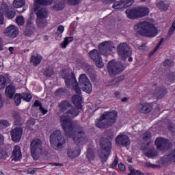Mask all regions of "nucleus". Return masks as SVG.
<instances>
[{"mask_svg": "<svg viewBox=\"0 0 175 175\" xmlns=\"http://www.w3.org/2000/svg\"><path fill=\"white\" fill-rule=\"evenodd\" d=\"M79 114L78 109L72 108L64 113L60 118V124L67 136L72 137L77 144H85L88 142V138L83 128L75 126L72 124L70 118H75Z\"/></svg>", "mask_w": 175, "mask_h": 175, "instance_id": "nucleus-1", "label": "nucleus"}, {"mask_svg": "<svg viewBox=\"0 0 175 175\" xmlns=\"http://www.w3.org/2000/svg\"><path fill=\"white\" fill-rule=\"evenodd\" d=\"M134 29L146 38H155L158 35V28L155 27V25L148 21L137 23L134 26Z\"/></svg>", "mask_w": 175, "mask_h": 175, "instance_id": "nucleus-2", "label": "nucleus"}, {"mask_svg": "<svg viewBox=\"0 0 175 175\" xmlns=\"http://www.w3.org/2000/svg\"><path fill=\"white\" fill-rule=\"evenodd\" d=\"M61 77L64 79L66 87L71 88L75 91L77 94H81V90L79 87V83H77V80L76 79V77L73 73L69 74V72L64 71L61 73Z\"/></svg>", "mask_w": 175, "mask_h": 175, "instance_id": "nucleus-3", "label": "nucleus"}, {"mask_svg": "<svg viewBox=\"0 0 175 175\" xmlns=\"http://www.w3.org/2000/svg\"><path fill=\"white\" fill-rule=\"evenodd\" d=\"M50 142L51 146L55 150H59L64 144H65V138L62 136L61 131L55 130L50 136Z\"/></svg>", "mask_w": 175, "mask_h": 175, "instance_id": "nucleus-4", "label": "nucleus"}, {"mask_svg": "<svg viewBox=\"0 0 175 175\" xmlns=\"http://www.w3.org/2000/svg\"><path fill=\"white\" fill-rule=\"evenodd\" d=\"M31 154L35 161H38L40 155L43 154V146L42 141L39 139H34L31 143Z\"/></svg>", "mask_w": 175, "mask_h": 175, "instance_id": "nucleus-5", "label": "nucleus"}, {"mask_svg": "<svg viewBox=\"0 0 175 175\" xmlns=\"http://www.w3.org/2000/svg\"><path fill=\"white\" fill-rule=\"evenodd\" d=\"M114 49H116V46L111 40L104 41L98 44L99 54L104 57L110 55Z\"/></svg>", "mask_w": 175, "mask_h": 175, "instance_id": "nucleus-6", "label": "nucleus"}, {"mask_svg": "<svg viewBox=\"0 0 175 175\" xmlns=\"http://www.w3.org/2000/svg\"><path fill=\"white\" fill-rule=\"evenodd\" d=\"M107 69L110 76H114L123 72L125 68L121 62L112 60L108 63Z\"/></svg>", "mask_w": 175, "mask_h": 175, "instance_id": "nucleus-7", "label": "nucleus"}, {"mask_svg": "<svg viewBox=\"0 0 175 175\" xmlns=\"http://www.w3.org/2000/svg\"><path fill=\"white\" fill-rule=\"evenodd\" d=\"M79 83L84 92H86V94H91L92 92V85L85 74H81L79 76Z\"/></svg>", "mask_w": 175, "mask_h": 175, "instance_id": "nucleus-8", "label": "nucleus"}, {"mask_svg": "<svg viewBox=\"0 0 175 175\" xmlns=\"http://www.w3.org/2000/svg\"><path fill=\"white\" fill-rule=\"evenodd\" d=\"M3 14L8 18H14L16 17V12L9 10L8 4L6 3H2L0 8V25H3L4 23Z\"/></svg>", "mask_w": 175, "mask_h": 175, "instance_id": "nucleus-9", "label": "nucleus"}, {"mask_svg": "<svg viewBox=\"0 0 175 175\" xmlns=\"http://www.w3.org/2000/svg\"><path fill=\"white\" fill-rule=\"evenodd\" d=\"M117 51L121 59H126V57L131 55V49L126 42L120 44L117 47Z\"/></svg>", "mask_w": 175, "mask_h": 175, "instance_id": "nucleus-10", "label": "nucleus"}, {"mask_svg": "<svg viewBox=\"0 0 175 175\" xmlns=\"http://www.w3.org/2000/svg\"><path fill=\"white\" fill-rule=\"evenodd\" d=\"M167 94V89L163 86H157V84L152 86V95L155 99H162Z\"/></svg>", "mask_w": 175, "mask_h": 175, "instance_id": "nucleus-11", "label": "nucleus"}, {"mask_svg": "<svg viewBox=\"0 0 175 175\" xmlns=\"http://www.w3.org/2000/svg\"><path fill=\"white\" fill-rule=\"evenodd\" d=\"M99 51L97 49H93L89 53L90 58L95 62V64L98 68H103V61L102 60V57L99 55Z\"/></svg>", "mask_w": 175, "mask_h": 175, "instance_id": "nucleus-12", "label": "nucleus"}, {"mask_svg": "<svg viewBox=\"0 0 175 175\" xmlns=\"http://www.w3.org/2000/svg\"><path fill=\"white\" fill-rule=\"evenodd\" d=\"M135 3V0H120L118 1H116L112 8L116 10H122L126 9V8H129V6H132Z\"/></svg>", "mask_w": 175, "mask_h": 175, "instance_id": "nucleus-13", "label": "nucleus"}, {"mask_svg": "<svg viewBox=\"0 0 175 175\" xmlns=\"http://www.w3.org/2000/svg\"><path fill=\"white\" fill-rule=\"evenodd\" d=\"M156 147L158 150L163 151V150H167L170 147L171 142L169 139H166L163 137H158L155 140Z\"/></svg>", "mask_w": 175, "mask_h": 175, "instance_id": "nucleus-14", "label": "nucleus"}, {"mask_svg": "<svg viewBox=\"0 0 175 175\" xmlns=\"http://www.w3.org/2000/svg\"><path fill=\"white\" fill-rule=\"evenodd\" d=\"M100 146L103 150L104 157L107 158L110 154V148H111V143L109 139L104 138L100 140Z\"/></svg>", "mask_w": 175, "mask_h": 175, "instance_id": "nucleus-15", "label": "nucleus"}, {"mask_svg": "<svg viewBox=\"0 0 175 175\" xmlns=\"http://www.w3.org/2000/svg\"><path fill=\"white\" fill-rule=\"evenodd\" d=\"M23 136V129L21 127H16L11 131V137L12 142L18 143L21 140Z\"/></svg>", "mask_w": 175, "mask_h": 175, "instance_id": "nucleus-16", "label": "nucleus"}, {"mask_svg": "<svg viewBox=\"0 0 175 175\" xmlns=\"http://www.w3.org/2000/svg\"><path fill=\"white\" fill-rule=\"evenodd\" d=\"M5 33L10 39H14L18 35V27L15 25H10L6 28Z\"/></svg>", "mask_w": 175, "mask_h": 175, "instance_id": "nucleus-17", "label": "nucleus"}, {"mask_svg": "<svg viewBox=\"0 0 175 175\" xmlns=\"http://www.w3.org/2000/svg\"><path fill=\"white\" fill-rule=\"evenodd\" d=\"M118 116V115L117 113V111H116L105 112L103 113V117L105 118V120H107L109 125H113V124H116Z\"/></svg>", "mask_w": 175, "mask_h": 175, "instance_id": "nucleus-18", "label": "nucleus"}, {"mask_svg": "<svg viewBox=\"0 0 175 175\" xmlns=\"http://www.w3.org/2000/svg\"><path fill=\"white\" fill-rule=\"evenodd\" d=\"M116 144L122 146V147H126L131 144V139L125 135H120L116 137Z\"/></svg>", "mask_w": 175, "mask_h": 175, "instance_id": "nucleus-19", "label": "nucleus"}, {"mask_svg": "<svg viewBox=\"0 0 175 175\" xmlns=\"http://www.w3.org/2000/svg\"><path fill=\"white\" fill-rule=\"evenodd\" d=\"M11 158L12 161H21V159L23 158V153H21V148L19 146L16 145L14 147Z\"/></svg>", "mask_w": 175, "mask_h": 175, "instance_id": "nucleus-20", "label": "nucleus"}, {"mask_svg": "<svg viewBox=\"0 0 175 175\" xmlns=\"http://www.w3.org/2000/svg\"><path fill=\"white\" fill-rule=\"evenodd\" d=\"M35 25L32 23V20L29 19L27 21V27L25 30V35L26 36H32L35 33Z\"/></svg>", "mask_w": 175, "mask_h": 175, "instance_id": "nucleus-21", "label": "nucleus"}, {"mask_svg": "<svg viewBox=\"0 0 175 175\" xmlns=\"http://www.w3.org/2000/svg\"><path fill=\"white\" fill-rule=\"evenodd\" d=\"M137 110L139 113H142L143 114H147L151 111V103H139L137 107Z\"/></svg>", "mask_w": 175, "mask_h": 175, "instance_id": "nucleus-22", "label": "nucleus"}, {"mask_svg": "<svg viewBox=\"0 0 175 175\" xmlns=\"http://www.w3.org/2000/svg\"><path fill=\"white\" fill-rule=\"evenodd\" d=\"M160 162L163 165H166V163H169V162H175V149L168 155L161 157Z\"/></svg>", "mask_w": 175, "mask_h": 175, "instance_id": "nucleus-23", "label": "nucleus"}, {"mask_svg": "<svg viewBox=\"0 0 175 175\" xmlns=\"http://www.w3.org/2000/svg\"><path fill=\"white\" fill-rule=\"evenodd\" d=\"M81 152V150L80 149V146H76L75 148H70L67 151V154L69 158H77L80 155Z\"/></svg>", "mask_w": 175, "mask_h": 175, "instance_id": "nucleus-24", "label": "nucleus"}, {"mask_svg": "<svg viewBox=\"0 0 175 175\" xmlns=\"http://www.w3.org/2000/svg\"><path fill=\"white\" fill-rule=\"evenodd\" d=\"M53 4V0H34V11L36 12L39 7L49 6Z\"/></svg>", "mask_w": 175, "mask_h": 175, "instance_id": "nucleus-25", "label": "nucleus"}, {"mask_svg": "<svg viewBox=\"0 0 175 175\" xmlns=\"http://www.w3.org/2000/svg\"><path fill=\"white\" fill-rule=\"evenodd\" d=\"M72 102L77 109L83 108V98L80 95H74L72 97Z\"/></svg>", "mask_w": 175, "mask_h": 175, "instance_id": "nucleus-26", "label": "nucleus"}, {"mask_svg": "<svg viewBox=\"0 0 175 175\" xmlns=\"http://www.w3.org/2000/svg\"><path fill=\"white\" fill-rule=\"evenodd\" d=\"M34 12L36 14L37 19L40 20L42 18H46L49 16L47 10H46V8H43L42 7H39V8L36 11L34 10Z\"/></svg>", "mask_w": 175, "mask_h": 175, "instance_id": "nucleus-27", "label": "nucleus"}, {"mask_svg": "<svg viewBox=\"0 0 175 175\" xmlns=\"http://www.w3.org/2000/svg\"><path fill=\"white\" fill-rule=\"evenodd\" d=\"M105 117V116H103V114L100 118L96 121V125L98 128H107V126L110 125Z\"/></svg>", "mask_w": 175, "mask_h": 175, "instance_id": "nucleus-28", "label": "nucleus"}, {"mask_svg": "<svg viewBox=\"0 0 175 175\" xmlns=\"http://www.w3.org/2000/svg\"><path fill=\"white\" fill-rule=\"evenodd\" d=\"M42 59H43L42 55H33L31 57L30 63L32 64L33 66H38V65H39L40 62H42Z\"/></svg>", "mask_w": 175, "mask_h": 175, "instance_id": "nucleus-29", "label": "nucleus"}, {"mask_svg": "<svg viewBox=\"0 0 175 175\" xmlns=\"http://www.w3.org/2000/svg\"><path fill=\"white\" fill-rule=\"evenodd\" d=\"M5 96L10 99H12L13 96H14V92H16V87H14L13 85H9L5 88Z\"/></svg>", "mask_w": 175, "mask_h": 175, "instance_id": "nucleus-30", "label": "nucleus"}, {"mask_svg": "<svg viewBox=\"0 0 175 175\" xmlns=\"http://www.w3.org/2000/svg\"><path fill=\"white\" fill-rule=\"evenodd\" d=\"M147 148H148V147H145L143 149V151L144 155H146V157H148V158H152L158 155V152L154 148L148 149V150Z\"/></svg>", "mask_w": 175, "mask_h": 175, "instance_id": "nucleus-31", "label": "nucleus"}, {"mask_svg": "<svg viewBox=\"0 0 175 175\" xmlns=\"http://www.w3.org/2000/svg\"><path fill=\"white\" fill-rule=\"evenodd\" d=\"M148 13H150V11L148 10V8L146 7L137 8V14L138 16V18L144 17L148 15Z\"/></svg>", "mask_w": 175, "mask_h": 175, "instance_id": "nucleus-32", "label": "nucleus"}, {"mask_svg": "<svg viewBox=\"0 0 175 175\" xmlns=\"http://www.w3.org/2000/svg\"><path fill=\"white\" fill-rule=\"evenodd\" d=\"M126 14L129 18H137V8H133L130 10H126Z\"/></svg>", "mask_w": 175, "mask_h": 175, "instance_id": "nucleus-33", "label": "nucleus"}, {"mask_svg": "<svg viewBox=\"0 0 175 175\" xmlns=\"http://www.w3.org/2000/svg\"><path fill=\"white\" fill-rule=\"evenodd\" d=\"M69 107H70V103L68 100H63L59 104V110L60 111H62V113L66 110H68Z\"/></svg>", "mask_w": 175, "mask_h": 175, "instance_id": "nucleus-34", "label": "nucleus"}, {"mask_svg": "<svg viewBox=\"0 0 175 175\" xmlns=\"http://www.w3.org/2000/svg\"><path fill=\"white\" fill-rule=\"evenodd\" d=\"M157 8L163 12H166L169 9V2L167 1H159L157 3Z\"/></svg>", "mask_w": 175, "mask_h": 175, "instance_id": "nucleus-35", "label": "nucleus"}, {"mask_svg": "<svg viewBox=\"0 0 175 175\" xmlns=\"http://www.w3.org/2000/svg\"><path fill=\"white\" fill-rule=\"evenodd\" d=\"M143 139L145 141V143H146V146H150V143H151V133L149 131L146 132L142 135Z\"/></svg>", "mask_w": 175, "mask_h": 175, "instance_id": "nucleus-36", "label": "nucleus"}, {"mask_svg": "<svg viewBox=\"0 0 175 175\" xmlns=\"http://www.w3.org/2000/svg\"><path fill=\"white\" fill-rule=\"evenodd\" d=\"M25 5V1L24 0H14L13 6L16 9H18L19 8H23V6Z\"/></svg>", "mask_w": 175, "mask_h": 175, "instance_id": "nucleus-37", "label": "nucleus"}, {"mask_svg": "<svg viewBox=\"0 0 175 175\" xmlns=\"http://www.w3.org/2000/svg\"><path fill=\"white\" fill-rule=\"evenodd\" d=\"M70 42H73V37H66L64 42L61 44L62 49H66V46H68Z\"/></svg>", "mask_w": 175, "mask_h": 175, "instance_id": "nucleus-38", "label": "nucleus"}, {"mask_svg": "<svg viewBox=\"0 0 175 175\" xmlns=\"http://www.w3.org/2000/svg\"><path fill=\"white\" fill-rule=\"evenodd\" d=\"M7 80L6 77L3 75H0V90H3L6 87Z\"/></svg>", "mask_w": 175, "mask_h": 175, "instance_id": "nucleus-39", "label": "nucleus"}, {"mask_svg": "<svg viewBox=\"0 0 175 175\" xmlns=\"http://www.w3.org/2000/svg\"><path fill=\"white\" fill-rule=\"evenodd\" d=\"M16 23L19 27H22L25 24V19L23 16H19L16 18Z\"/></svg>", "mask_w": 175, "mask_h": 175, "instance_id": "nucleus-40", "label": "nucleus"}, {"mask_svg": "<svg viewBox=\"0 0 175 175\" xmlns=\"http://www.w3.org/2000/svg\"><path fill=\"white\" fill-rule=\"evenodd\" d=\"M65 31V27L62 25H59L57 27V32L55 33V36H57V38H62V33H64V31Z\"/></svg>", "mask_w": 175, "mask_h": 175, "instance_id": "nucleus-41", "label": "nucleus"}, {"mask_svg": "<svg viewBox=\"0 0 175 175\" xmlns=\"http://www.w3.org/2000/svg\"><path fill=\"white\" fill-rule=\"evenodd\" d=\"M35 106H39L40 110L42 112V114H47L48 111L42 107V103L39 100H36L34 103Z\"/></svg>", "mask_w": 175, "mask_h": 175, "instance_id": "nucleus-42", "label": "nucleus"}, {"mask_svg": "<svg viewBox=\"0 0 175 175\" xmlns=\"http://www.w3.org/2000/svg\"><path fill=\"white\" fill-rule=\"evenodd\" d=\"M21 99H23L22 94H15L14 100V103H16V106H18V105H20V103H21Z\"/></svg>", "mask_w": 175, "mask_h": 175, "instance_id": "nucleus-43", "label": "nucleus"}, {"mask_svg": "<svg viewBox=\"0 0 175 175\" xmlns=\"http://www.w3.org/2000/svg\"><path fill=\"white\" fill-rule=\"evenodd\" d=\"M37 25L40 28H43V27H46V23L45 18L37 19L36 20Z\"/></svg>", "mask_w": 175, "mask_h": 175, "instance_id": "nucleus-44", "label": "nucleus"}, {"mask_svg": "<svg viewBox=\"0 0 175 175\" xmlns=\"http://www.w3.org/2000/svg\"><path fill=\"white\" fill-rule=\"evenodd\" d=\"M44 75L46 77H51L54 75V70L51 67H49L44 71Z\"/></svg>", "mask_w": 175, "mask_h": 175, "instance_id": "nucleus-45", "label": "nucleus"}, {"mask_svg": "<svg viewBox=\"0 0 175 175\" xmlns=\"http://www.w3.org/2000/svg\"><path fill=\"white\" fill-rule=\"evenodd\" d=\"M10 126V123L8 120H0V129H3L5 128H8V126Z\"/></svg>", "mask_w": 175, "mask_h": 175, "instance_id": "nucleus-46", "label": "nucleus"}, {"mask_svg": "<svg viewBox=\"0 0 175 175\" xmlns=\"http://www.w3.org/2000/svg\"><path fill=\"white\" fill-rule=\"evenodd\" d=\"M65 2L68 5L76 6V5H79L81 2V0H65Z\"/></svg>", "mask_w": 175, "mask_h": 175, "instance_id": "nucleus-47", "label": "nucleus"}, {"mask_svg": "<svg viewBox=\"0 0 175 175\" xmlns=\"http://www.w3.org/2000/svg\"><path fill=\"white\" fill-rule=\"evenodd\" d=\"M94 152H92V150L88 149V152L86 154V158L88 159V161H92L94 159Z\"/></svg>", "mask_w": 175, "mask_h": 175, "instance_id": "nucleus-48", "label": "nucleus"}, {"mask_svg": "<svg viewBox=\"0 0 175 175\" xmlns=\"http://www.w3.org/2000/svg\"><path fill=\"white\" fill-rule=\"evenodd\" d=\"M22 99L25 100L26 102H29L31 99H32V96L29 94H22Z\"/></svg>", "mask_w": 175, "mask_h": 175, "instance_id": "nucleus-49", "label": "nucleus"}, {"mask_svg": "<svg viewBox=\"0 0 175 175\" xmlns=\"http://www.w3.org/2000/svg\"><path fill=\"white\" fill-rule=\"evenodd\" d=\"M33 125H35V119H29L27 122V128L32 129V128H33Z\"/></svg>", "mask_w": 175, "mask_h": 175, "instance_id": "nucleus-50", "label": "nucleus"}, {"mask_svg": "<svg viewBox=\"0 0 175 175\" xmlns=\"http://www.w3.org/2000/svg\"><path fill=\"white\" fill-rule=\"evenodd\" d=\"M9 158L8 153L3 150H0V159H6Z\"/></svg>", "mask_w": 175, "mask_h": 175, "instance_id": "nucleus-51", "label": "nucleus"}, {"mask_svg": "<svg viewBox=\"0 0 175 175\" xmlns=\"http://www.w3.org/2000/svg\"><path fill=\"white\" fill-rule=\"evenodd\" d=\"M54 8L56 10H62L64 9V4L62 3H57L55 5Z\"/></svg>", "mask_w": 175, "mask_h": 175, "instance_id": "nucleus-52", "label": "nucleus"}, {"mask_svg": "<svg viewBox=\"0 0 175 175\" xmlns=\"http://www.w3.org/2000/svg\"><path fill=\"white\" fill-rule=\"evenodd\" d=\"M12 117L15 121H20V113L14 112L12 115Z\"/></svg>", "mask_w": 175, "mask_h": 175, "instance_id": "nucleus-53", "label": "nucleus"}, {"mask_svg": "<svg viewBox=\"0 0 175 175\" xmlns=\"http://www.w3.org/2000/svg\"><path fill=\"white\" fill-rule=\"evenodd\" d=\"M162 43H163V38H162L159 42L158 43V44L156 46V47L154 48L153 53H155L158 49H159V47H161V45L162 44Z\"/></svg>", "mask_w": 175, "mask_h": 175, "instance_id": "nucleus-54", "label": "nucleus"}, {"mask_svg": "<svg viewBox=\"0 0 175 175\" xmlns=\"http://www.w3.org/2000/svg\"><path fill=\"white\" fill-rule=\"evenodd\" d=\"M23 80H24V75H21V74H19L18 75V77H16V81L18 83H21V81H23Z\"/></svg>", "mask_w": 175, "mask_h": 175, "instance_id": "nucleus-55", "label": "nucleus"}, {"mask_svg": "<svg viewBox=\"0 0 175 175\" xmlns=\"http://www.w3.org/2000/svg\"><path fill=\"white\" fill-rule=\"evenodd\" d=\"M38 168H30L27 170V173L28 174H35Z\"/></svg>", "mask_w": 175, "mask_h": 175, "instance_id": "nucleus-56", "label": "nucleus"}, {"mask_svg": "<svg viewBox=\"0 0 175 175\" xmlns=\"http://www.w3.org/2000/svg\"><path fill=\"white\" fill-rule=\"evenodd\" d=\"M129 169L130 171L129 175H136V171H135V169L132 166H129Z\"/></svg>", "mask_w": 175, "mask_h": 175, "instance_id": "nucleus-57", "label": "nucleus"}, {"mask_svg": "<svg viewBox=\"0 0 175 175\" xmlns=\"http://www.w3.org/2000/svg\"><path fill=\"white\" fill-rule=\"evenodd\" d=\"M118 167H119L120 170H121L122 172H125V165H124V164L120 163L118 165Z\"/></svg>", "mask_w": 175, "mask_h": 175, "instance_id": "nucleus-58", "label": "nucleus"}, {"mask_svg": "<svg viewBox=\"0 0 175 175\" xmlns=\"http://www.w3.org/2000/svg\"><path fill=\"white\" fill-rule=\"evenodd\" d=\"M174 31H175V27H174L173 26H171L168 31L169 35H173V32H174Z\"/></svg>", "mask_w": 175, "mask_h": 175, "instance_id": "nucleus-59", "label": "nucleus"}, {"mask_svg": "<svg viewBox=\"0 0 175 175\" xmlns=\"http://www.w3.org/2000/svg\"><path fill=\"white\" fill-rule=\"evenodd\" d=\"M172 62V60L170 59H167L164 62L163 65L164 66H169L170 65V63Z\"/></svg>", "mask_w": 175, "mask_h": 175, "instance_id": "nucleus-60", "label": "nucleus"}, {"mask_svg": "<svg viewBox=\"0 0 175 175\" xmlns=\"http://www.w3.org/2000/svg\"><path fill=\"white\" fill-rule=\"evenodd\" d=\"M118 163V159L116 158L111 165V167H114L115 166H117V164Z\"/></svg>", "mask_w": 175, "mask_h": 175, "instance_id": "nucleus-61", "label": "nucleus"}, {"mask_svg": "<svg viewBox=\"0 0 175 175\" xmlns=\"http://www.w3.org/2000/svg\"><path fill=\"white\" fill-rule=\"evenodd\" d=\"M145 166L146 167H155V165H152V164H151L150 163H148V162L145 163Z\"/></svg>", "mask_w": 175, "mask_h": 175, "instance_id": "nucleus-62", "label": "nucleus"}, {"mask_svg": "<svg viewBox=\"0 0 175 175\" xmlns=\"http://www.w3.org/2000/svg\"><path fill=\"white\" fill-rule=\"evenodd\" d=\"M3 107V100H2V94H0V109Z\"/></svg>", "mask_w": 175, "mask_h": 175, "instance_id": "nucleus-63", "label": "nucleus"}, {"mask_svg": "<svg viewBox=\"0 0 175 175\" xmlns=\"http://www.w3.org/2000/svg\"><path fill=\"white\" fill-rule=\"evenodd\" d=\"M114 95L116 98H120V96H121V92L119 91H116Z\"/></svg>", "mask_w": 175, "mask_h": 175, "instance_id": "nucleus-64", "label": "nucleus"}]
</instances>
